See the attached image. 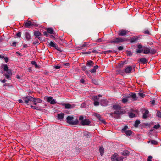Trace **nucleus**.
I'll list each match as a JSON object with an SVG mask.
<instances>
[{
	"label": "nucleus",
	"instance_id": "nucleus-49",
	"mask_svg": "<svg viewBox=\"0 0 161 161\" xmlns=\"http://www.w3.org/2000/svg\"><path fill=\"white\" fill-rule=\"evenodd\" d=\"M128 127L127 126H125L122 129V130L123 131H124V132L126 131V130L127 128H128Z\"/></svg>",
	"mask_w": 161,
	"mask_h": 161
},
{
	"label": "nucleus",
	"instance_id": "nucleus-56",
	"mask_svg": "<svg viewBox=\"0 0 161 161\" xmlns=\"http://www.w3.org/2000/svg\"><path fill=\"white\" fill-rule=\"evenodd\" d=\"M84 119V118L83 117V116H80L79 117V120L80 121H83V120H83Z\"/></svg>",
	"mask_w": 161,
	"mask_h": 161
},
{
	"label": "nucleus",
	"instance_id": "nucleus-52",
	"mask_svg": "<svg viewBox=\"0 0 161 161\" xmlns=\"http://www.w3.org/2000/svg\"><path fill=\"white\" fill-rule=\"evenodd\" d=\"M99 119L100 121H101L102 123H104L105 124V123H106V122L101 117H100V119Z\"/></svg>",
	"mask_w": 161,
	"mask_h": 161
},
{
	"label": "nucleus",
	"instance_id": "nucleus-37",
	"mask_svg": "<svg viewBox=\"0 0 161 161\" xmlns=\"http://www.w3.org/2000/svg\"><path fill=\"white\" fill-rule=\"evenodd\" d=\"M156 115L158 117L161 118V112L160 111H157Z\"/></svg>",
	"mask_w": 161,
	"mask_h": 161
},
{
	"label": "nucleus",
	"instance_id": "nucleus-43",
	"mask_svg": "<svg viewBox=\"0 0 161 161\" xmlns=\"http://www.w3.org/2000/svg\"><path fill=\"white\" fill-rule=\"evenodd\" d=\"M138 95L139 96L143 98L145 96V94L143 93L139 92L138 93Z\"/></svg>",
	"mask_w": 161,
	"mask_h": 161
},
{
	"label": "nucleus",
	"instance_id": "nucleus-54",
	"mask_svg": "<svg viewBox=\"0 0 161 161\" xmlns=\"http://www.w3.org/2000/svg\"><path fill=\"white\" fill-rule=\"evenodd\" d=\"M33 99H32V101L34 102V105H36L37 104V102L35 101L34 98L33 97Z\"/></svg>",
	"mask_w": 161,
	"mask_h": 161
},
{
	"label": "nucleus",
	"instance_id": "nucleus-35",
	"mask_svg": "<svg viewBox=\"0 0 161 161\" xmlns=\"http://www.w3.org/2000/svg\"><path fill=\"white\" fill-rule=\"evenodd\" d=\"M143 33L145 34H150V33L148 29H146L143 30Z\"/></svg>",
	"mask_w": 161,
	"mask_h": 161
},
{
	"label": "nucleus",
	"instance_id": "nucleus-58",
	"mask_svg": "<svg viewBox=\"0 0 161 161\" xmlns=\"http://www.w3.org/2000/svg\"><path fill=\"white\" fill-rule=\"evenodd\" d=\"M123 49V47L122 46H119L118 47V49L119 51L122 50Z\"/></svg>",
	"mask_w": 161,
	"mask_h": 161
},
{
	"label": "nucleus",
	"instance_id": "nucleus-61",
	"mask_svg": "<svg viewBox=\"0 0 161 161\" xmlns=\"http://www.w3.org/2000/svg\"><path fill=\"white\" fill-rule=\"evenodd\" d=\"M137 48L139 49H142V46L141 45L139 44L137 46Z\"/></svg>",
	"mask_w": 161,
	"mask_h": 161
},
{
	"label": "nucleus",
	"instance_id": "nucleus-46",
	"mask_svg": "<svg viewBox=\"0 0 161 161\" xmlns=\"http://www.w3.org/2000/svg\"><path fill=\"white\" fill-rule=\"evenodd\" d=\"M93 83L95 85H98V83L97 81L95 79H93L92 80Z\"/></svg>",
	"mask_w": 161,
	"mask_h": 161
},
{
	"label": "nucleus",
	"instance_id": "nucleus-39",
	"mask_svg": "<svg viewBox=\"0 0 161 161\" xmlns=\"http://www.w3.org/2000/svg\"><path fill=\"white\" fill-rule=\"evenodd\" d=\"M160 127V125L158 123L157 125H154L153 128L156 129H159Z\"/></svg>",
	"mask_w": 161,
	"mask_h": 161
},
{
	"label": "nucleus",
	"instance_id": "nucleus-31",
	"mask_svg": "<svg viewBox=\"0 0 161 161\" xmlns=\"http://www.w3.org/2000/svg\"><path fill=\"white\" fill-rule=\"evenodd\" d=\"M118 157V155L117 154H115L112 156L111 159L115 160V161H116Z\"/></svg>",
	"mask_w": 161,
	"mask_h": 161
},
{
	"label": "nucleus",
	"instance_id": "nucleus-42",
	"mask_svg": "<svg viewBox=\"0 0 161 161\" xmlns=\"http://www.w3.org/2000/svg\"><path fill=\"white\" fill-rule=\"evenodd\" d=\"M128 101V100L127 98H123L122 99V102L123 103H125L126 102H127Z\"/></svg>",
	"mask_w": 161,
	"mask_h": 161
},
{
	"label": "nucleus",
	"instance_id": "nucleus-38",
	"mask_svg": "<svg viewBox=\"0 0 161 161\" xmlns=\"http://www.w3.org/2000/svg\"><path fill=\"white\" fill-rule=\"evenodd\" d=\"M123 158H124L123 157L121 156L119 157H118L116 161H122L123 160Z\"/></svg>",
	"mask_w": 161,
	"mask_h": 161
},
{
	"label": "nucleus",
	"instance_id": "nucleus-4",
	"mask_svg": "<svg viewBox=\"0 0 161 161\" xmlns=\"http://www.w3.org/2000/svg\"><path fill=\"white\" fill-rule=\"evenodd\" d=\"M74 118L72 116H68L66 118V122L69 124L72 125H77L78 124L79 121L78 120L76 119L74 121H73Z\"/></svg>",
	"mask_w": 161,
	"mask_h": 161
},
{
	"label": "nucleus",
	"instance_id": "nucleus-10",
	"mask_svg": "<svg viewBox=\"0 0 161 161\" xmlns=\"http://www.w3.org/2000/svg\"><path fill=\"white\" fill-rule=\"evenodd\" d=\"M100 103L103 106H106L107 105L108 103V101L106 99H101L100 101Z\"/></svg>",
	"mask_w": 161,
	"mask_h": 161
},
{
	"label": "nucleus",
	"instance_id": "nucleus-24",
	"mask_svg": "<svg viewBox=\"0 0 161 161\" xmlns=\"http://www.w3.org/2000/svg\"><path fill=\"white\" fill-rule=\"evenodd\" d=\"M47 32L50 34H52L53 33L54 30L52 28H49L47 29Z\"/></svg>",
	"mask_w": 161,
	"mask_h": 161
},
{
	"label": "nucleus",
	"instance_id": "nucleus-48",
	"mask_svg": "<svg viewBox=\"0 0 161 161\" xmlns=\"http://www.w3.org/2000/svg\"><path fill=\"white\" fill-rule=\"evenodd\" d=\"M95 116L97 117L98 119H100V117H101V115L97 113L95 114Z\"/></svg>",
	"mask_w": 161,
	"mask_h": 161
},
{
	"label": "nucleus",
	"instance_id": "nucleus-15",
	"mask_svg": "<svg viewBox=\"0 0 161 161\" xmlns=\"http://www.w3.org/2000/svg\"><path fill=\"white\" fill-rule=\"evenodd\" d=\"M113 108L114 109L116 110H120L121 109V107L119 105L115 104L113 106Z\"/></svg>",
	"mask_w": 161,
	"mask_h": 161
},
{
	"label": "nucleus",
	"instance_id": "nucleus-2",
	"mask_svg": "<svg viewBox=\"0 0 161 161\" xmlns=\"http://www.w3.org/2000/svg\"><path fill=\"white\" fill-rule=\"evenodd\" d=\"M24 26L25 28H30L31 27H37L38 26V24L35 22L31 21H28L27 22L25 21L24 24Z\"/></svg>",
	"mask_w": 161,
	"mask_h": 161
},
{
	"label": "nucleus",
	"instance_id": "nucleus-57",
	"mask_svg": "<svg viewBox=\"0 0 161 161\" xmlns=\"http://www.w3.org/2000/svg\"><path fill=\"white\" fill-rule=\"evenodd\" d=\"M127 55L128 56H131L132 55V53L131 51H128L127 52Z\"/></svg>",
	"mask_w": 161,
	"mask_h": 161
},
{
	"label": "nucleus",
	"instance_id": "nucleus-3",
	"mask_svg": "<svg viewBox=\"0 0 161 161\" xmlns=\"http://www.w3.org/2000/svg\"><path fill=\"white\" fill-rule=\"evenodd\" d=\"M3 70L7 72V73L4 74L6 78L8 79H10L11 78L10 76L12 75V72L10 69H8V66L6 64L3 65Z\"/></svg>",
	"mask_w": 161,
	"mask_h": 161
},
{
	"label": "nucleus",
	"instance_id": "nucleus-50",
	"mask_svg": "<svg viewBox=\"0 0 161 161\" xmlns=\"http://www.w3.org/2000/svg\"><path fill=\"white\" fill-rule=\"evenodd\" d=\"M94 104L95 106H98L99 105V103L97 101H95Z\"/></svg>",
	"mask_w": 161,
	"mask_h": 161
},
{
	"label": "nucleus",
	"instance_id": "nucleus-19",
	"mask_svg": "<svg viewBox=\"0 0 161 161\" xmlns=\"http://www.w3.org/2000/svg\"><path fill=\"white\" fill-rule=\"evenodd\" d=\"M62 105L63 106H64L65 108L66 109L70 108L71 107V105L69 103H62Z\"/></svg>",
	"mask_w": 161,
	"mask_h": 161
},
{
	"label": "nucleus",
	"instance_id": "nucleus-9",
	"mask_svg": "<svg viewBox=\"0 0 161 161\" xmlns=\"http://www.w3.org/2000/svg\"><path fill=\"white\" fill-rule=\"evenodd\" d=\"M141 36H137L135 37H131L130 39V42L131 43H133V42H136L137 41L140 39Z\"/></svg>",
	"mask_w": 161,
	"mask_h": 161
},
{
	"label": "nucleus",
	"instance_id": "nucleus-17",
	"mask_svg": "<svg viewBox=\"0 0 161 161\" xmlns=\"http://www.w3.org/2000/svg\"><path fill=\"white\" fill-rule=\"evenodd\" d=\"M25 36L26 39L29 41L31 39V36L28 32H26L25 33Z\"/></svg>",
	"mask_w": 161,
	"mask_h": 161
},
{
	"label": "nucleus",
	"instance_id": "nucleus-60",
	"mask_svg": "<svg viewBox=\"0 0 161 161\" xmlns=\"http://www.w3.org/2000/svg\"><path fill=\"white\" fill-rule=\"evenodd\" d=\"M152 158V157L151 156H149L148 157V158L147 159V161H152L151 159Z\"/></svg>",
	"mask_w": 161,
	"mask_h": 161
},
{
	"label": "nucleus",
	"instance_id": "nucleus-11",
	"mask_svg": "<svg viewBox=\"0 0 161 161\" xmlns=\"http://www.w3.org/2000/svg\"><path fill=\"white\" fill-rule=\"evenodd\" d=\"M47 102H50L51 104H53L56 103V102L54 99H53L51 97H49L47 98Z\"/></svg>",
	"mask_w": 161,
	"mask_h": 161
},
{
	"label": "nucleus",
	"instance_id": "nucleus-23",
	"mask_svg": "<svg viewBox=\"0 0 161 161\" xmlns=\"http://www.w3.org/2000/svg\"><path fill=\"white\" fill-rule=\"evenodd\" d=\"M130 97H131L133 100H136L137 99L136 95L135 94H132L131 95H130V96H128L126 97L129 98Z\"/></svg>",
	"mask_w": 161,
	"mask_h": 161
},
{
	"label": "nucleus",
	"instance_id": "nucleus-36",
	"mask_svg": "<svg viewBox=\"0 0 161 161\" xmlns=\"http://www.w3.org/2000/svg\"><path fill=\"white\" fill-rule=\"evenodd\" d=\"M92 100L95 101H98L99 100V97L97 96H94L92 98Z\"/></svg>",
	"mask_w": 161,
	"mask_h": 161
},
{
	"label": "nucleus",
	"instance_id": "nucleus-8",
	"mask_svg": "<svg viewBox=\"0 0 161 161\" xmlns=\"http://www.w3.org/2000/svg\"><path fill=\"white\" fill-rule=\"evenodd\" d=\"M34 35L35 38H38L40 41L41 40L42 38L40 36H41L42 34L39 31H35L34 33Z\"/></svg>",
	"mask_w": 161,
	"mask_h": 161
},
{
	"label": "nucleus",
	"instance_id": "nucleus-20",
	"mask_svg": "<svg viewBox=\"0 0 161 161\" xmlns=\"http://www.w3.org/2000/svg\"><path fill=\"white\" fill-rule=\"evenodd\" d=\"M83 135L87 138H89L90 136L91 135V134L90 133L86 131H85L83 132Z\"/></svg>",
	"mask_w": 161,
	"mask_h": 161
},
{
	"label": "nucleus",
	"instance_id": "nucleus-34",
	"mask_svg": "<svg viewBox=\"0 0 161 161\" xmlns=\"http://www.w3.org/2000/svg\"><path fill=\"white\" fill-rule=\"evenodd\" d=\"M129 116L130 118H133L135 117V114L132 112H130L129 113Z\"/></svg>",
	"mask_w": 161,
	"mask_h": 161
},
{
	"label": "nucleus",
	"instance_id": "nucleus-59",
	"mask_svg": "<svg viewBox=\"0 0 161 161\" xmlns=\"http://www.w3.org/2000/svg\"><path fill=\"white\" fill-rule=\"evenodd\" d=\"M81 69L83 71H85L86 69V66H83L81 68Z\"/></svg>",
	"mask_w": 161,
	"mask_h": 161
},
{
	"label": "nucleus",
	"instance_id": "nucleus-29",
	"mask_svg": "<svg viewBox=\"0 0 161 161\" xmlns=\"http://www.w3.org/2000/svg\"><path fill=\"white\" fill-rule=\"evenodd\" d=\"M129 153V152L128 150H125L123 152L122 154L124 156H128Z\"/></svg>",
	"mask_w": 161,
	"mask_h": 161
},
{
	"label": "nucleus",
	"instance_id": "nucleus-55",
	"mask_svg": "<svg viewBox=\"0 0 161 161\" xmlns=\"http://www.w3.org/2000/svg\"><path fill=\"white\" fill-rule=\"evenodd\" d=\"M48 32L46 31H45L43 32V34L44 36H46V37L48 36L49 35L48 34Z\"/></svg>",
	"mask_w": 161,
	"mask_h": 161
},
{
	"label": "nucleus",
	"instance_id": "nucleus-28",
	"mask_svg": "<svg viewBox=\"0 0 161 161\" xmlns=\"http://www.w3.org/2000/svg\"><path fill=\"white\" fill-rule=\"evenodd\" d=\"M104 148L103 147H100L99 148V151L100 153V155L101 156H102L104 153Z\"/></svg>",
	"mask_w": 161,
	"mask_h": 161
},
{
	"label": "nucleus",
	"instance_id": "nucleus-44",
	"mask_svg": "<svg viewBox=\"0 0 161 161\" xmlns=\"http://www.w3.org/2000/svg\"><path fill=\"white\" fill-rule=\"evenodd\" d=\"M35 101L37 102V103H42V100H41L40 98H35Z\"/></svg>",
	"mask_w": 161,
	"mask_h": 161
},
{
	"label": "nucleus",
	"instance_id": "nucleus-6",
	"mask_svg": "<svg viewBox=\"0 0 161 161\" xmlns=\"http://www.w3.org/2000/svg\"><path fill=\"white\" fill-rule=\"evenodd\" d=\"M33 97L30 96H26L22 98V99L24 101V103L29 105L30 102L32 101Z\"/></svg>",
	"mask_w": 161,
	"mask_h": 161
},
{
	"label": "nucleus",
	"instance_id": "nucleus-64",
	"mask_svg": "<svg viewBox=\"0 0 161 161\" xmlns=\"http://www.w3.org/2000/svg\"><path fill=\"white\" fill-rule=\"evenodd\" d=\"M151 104L152 105H154L155 103V101L154 100H153L150 102Z\"/></svg>",
	"mask_w": 161,
	"mask_h": 161
},
{
	"label": "nucleus",
	"instance_id": "nucleus-25",
	"mask_svg": "<svg viewBox=\"0 0 161 161\" xmlns=\"http://www.w3.org/2000/svg\"><path fill=\"white\" fill-rule=\"evenodd\" d=\"M139 61L140 62L144 64L146 63L147 60L145 58H141L139 59Z\"/></svg>",
	"mask_w": 161,
	"mask_h": 161
},
{
	"label": "nucleus",
	"instance_id": "nucleus-47",
	"mask_svg": "<svg viewBox=\"0 0 161 161\" xmlns=\"http://www.w3.org/2000/svg\"><path fill=\"white\" fill-rule=\"evenodd\" d=\"M143 51V49H137L136 50V52L137 53H142V52Z\"/></svg>",
	"mask_w": 161,
	"mask_h": 161
},
{
	"label": "nucleus",
	"instance_id": "nucleus-30",
	"mask_svg": "<svg viewBox=\"0 0 161 161\" xmlns=\"http://www.w3.org/2000/svg\"><path fill=\"white\" fill-rule=\"evenodd\" d=\"M125 133L127 136H130L132 134V132L130 130L125 131Z\"/></svg>",
	"mask_w": 161,
	"mask_h": 161
},
{
	"label": "nucleus",
	"instance_id": "nucleus-7",
	"mask_svg": "<svg viewBox=\"0 0 161 161\" xmlns=\"http://www.w3.org/2000/svg\"><path fill=\"white\" fill-rule=\"evenodd\" d=\"M128 32L127 30L121 29L118 32L117 34L119 36H124L126 35Z\"/></svg>",
	"mask_w": 161,
	"mask_h": 161
},
{
	"label": "nucleus",
	"instance_id": "nucleus-33",
	"mask_svg": "<svg viewBox=\"0 0 161 161\" xmlns=\"http://www.w3.org/2000/svg\"><path fill=\"white\" fill-rule=\"evenodd\" d=\"M56 44L54 43L53 42L51 41L49 43V45L52 47H55V45Z\"/></svg>",
	"mask_w": 161,
	"mask_h": 161
},
{
	"label": "nucleus",
	"instance_id": "nucleus-40",
	"mask_svg": "<svg viewBox=\"0 0 161 161\" xmlns=\"http://www.w3.org/2000/svg\"><path fill=\"white\" fill-rule=\"evenodd\" d=\"M54 47L57 50L60 52H62L61 49L58 47V46L56 44L55 45V47Z\"/></svg>",
	"mask_w": 161,
	"mask_h": 161
},
{
	"label": "nucleus",
	"instance_id": "nucleus-16",
	"mask_svg": "<svg viewBox=\"0 0 161 161\" xmlns=\"http://www.w3.org/2000/svg\"><path fill=\"white\" fill-rule=\"evenodd\" d=\"M64 114L63 113L58 114L57 117L59 120H63L64 118Z\"/></svg>",
	"mask_w": 161,
	"mask_h": 161
},
{
	"label": "nucleus",
	"instance_id": "nucleus-18",
	"mask_svg": "<svg viewBox=\"0 0 161 161\" xmlns=\"http://www.w3.org/2000/svg\"><path fill=\"white\" fill-rule=\"evenodd\" d=\"M149 112L148 110H147L145 111L144 113H143V119H146L148 116V115L149 114Z\"/></svg>",
	"mask_w": 161,
	"mask_h": 161
},
{
	"label": "nucleus",
	"instance_id": "nucleus-5",
	"mask_svg": "<svg viewBox=\"0 0 161 161\" xmlns=\"http://www.w3.org/2000/svg\"><path fill=\"white\" fill-rule=\"evenodd\" d=\"M143 53L145 54H147L149 53L151 54H154L156 53L155 49L153 48L151 49L147 47H143Z\"/></svg>",
	"mask_w": 161,
	"mask_h": 161
},
{
	"label": "nucleus",
	"instance_id": "nucleus-14",
	"mask_svg": "<svg viewBox=\"0 0 161 161\" xmlns=\"http://www.w3.org/2000/svg\"><path fill=\"white\" fill-rule=\"evenodd\" d=\"M125 112V111L121 109L120 110H116L114 112V113L116 114L120 115L124 114Z\"/></svg>",
	"mask_w": 161,
	"mask_h": 161
},
{
	"label": "nucleus",
	"instance_id": "nucleus-53",
	"mask_svg": "<svg viewBox=\"0 0 161 161\" xmlns=\"http://www.w3.org/2000/svg\"><path fill=\"white\" fill-rule=\"evenodd\" d=\"M39 43V42L38 40L35 41L33 42V44L34 45H36V44H38Z\"/></svg>",
	"mask_w": 161,
	"mask_h": 161
},
{
	"label": "nucleus",
	"instance_id": "nucleus-27",
	"mask_svg": "<svg viewBox=\"0 0 161 161\" xmlns=\"http://www.w3.org/2000/svg\"><path fill=\"white\" fill-rule=\"evenodd\" d=\"M116 52V51L115 50H108L107 51H104V54H106L107 53H115Z\"/></svg>",
	"mask_w": 161,
	"mask_h": 161
},
{
	"label": "nucleus",
	"instance_id": "nucleus-13",
	"mask_svg": "<svg viewBox=\"0 0 161 161\" xmlns=\"http://www.w3.org/2000/svg\"><path fill=\"white\" fill-rule=\"evenodd\" d=\"M132 71V67L131 66H128L125 69V72L126 73H130Z\"/></svg>",
	"mask_w": 161,
	"mask_h": 161
},
{
	"label": "nucleus",
	"instance_id": "nucleus-32",
	"mask_svg": "<svg viewBox=\"0 0 161 161\" xmlns=\"http://www.w3.org/2000/svg\"><path fill=\"white\" fill-rule=\"evenodd\" d=\"M140 122L139 120H137L135 121L134 124V127L135 128H137L138 127V125L140 124Z\"/></svg>",
	"mask_w": 161,
	"mask_h": 161
},
{
	"label": "nucleus",
	"instance_id": "nucleus-62",
	"mask_svg": "<svg viewBox=\"0 0 161 161\" xmlns=\"http://www.w3.org/2000/svg\"><path fill=\"white\" fill-rule=\"evenodd\" d=\"M54 67L56 69H59L60 68V66L59 65H55L54 66Z\"/></svg>",
	"mask_w": 161,
	"mask_h": 161
},
{
	"label": "nucleus",
	"instance_id": "nucleus-12",
	"mask_svg": "<svg viewBox=\"0 0 161 161\" xmlns=\"http://www.w3.org/2000/svg\"><path fill=\"white\" fill-rule=\"evenodd\" d=\"M90 122V121L89 119H85L83 121H81L80 123L82 125L84 126L89 125Z\"/></svg>",
	"mask_w": 161,
	"mask_h": 161
},
{
	"label": "nucleus",
	"instance_id": "nucleus-21",
	"mask_svg": "<svg viewBox=\"0 0 161 161\" xmlns=\"http://www.w3.org/2000/svg\"><path fill=\"white\" fill-rule=\"evenodd\" d=\"M86 65L87 66H92L94 65V63L92 60H89L87 61Z\"/></svg>",
	"mask_w": 161,
	"mask_h": 161
},
{
	"label": "nucleus",
	"instance_id": "nucleus-63",
	"mask_svg": "<svg viewBox=\"0 0 161 161\" xmlns=\"http://www.w3.org/2000/svg\"><path fill=\"white\" fill-rule=\"evenodd\" d=\"M80 81L81 83H84L85 82V80L83 79H81L80 80Z\"/></svg>",
	"mask_w": 161,
	"mask_h": 161
},
{
	"label": "nucleus",
	"instance_id": "nucleus-51",
	"mask_svg": "<svg viewBox=\"0 0 161 161\" xmlns=\"http://www.w3.org/2000/svg\"><path fill=\"white\" fill-rule=\"evenodd\" d=\"M21 33L20 32H18L16 34V36L17 37H21Z\"/></svg>",
	"mask_w": 161,
	"mask_h": 161
},
{
	"label": "nucleus",
	"instance_id": "nucleus-41",
	"mask_svg": "<svg viewBox=\"0 0 161 161\" xmlns=\"http://www.w3.org/2000/svg\"><path fill=\"white\" fill-rule=\"evenodd\" d=\"M151 142L153 145H157L158 144V142L155 140H151Z\"/></svg>",
	"mask_w": 161,
	"mask_h": 161
},
{
	"label": "nucleus",
	"instance_id": "nucleus-26",
	"mask_svg": "<svg viewBox=\"0 0 161 161\" xmlns=\"http://www.w3.org/2000/svg\"><path fill=\"white\" fill-rule=\"evenodd\" d=\"M31 64L33 65H34L36 68H39L40 66L37 64L36 62L35 61H32L31 62Z\"/></svg>",
	"mask_w": 161,
	"mask_h": 161
},
{
	"label": "nucleus",
	"instance_id": "nucleus-22",
	"mask_svg": "<svg viewBox=\"0 0 161 161\" xmlns=\"http://www.w3.org/2000/svg\"><path fill=\"white\" fill-rule=\"evenodd\" d=\"M98 68V65L95 66L92 69H91L90 71L92 73H95L96 72V70Z\"/></svg>",
	"mask_w": 161,
	"mask_h": 161
},
{
	"label": "nucleus",
	"instance_id": "nucleus-1",
	"mask_svg": "<svg viewBox=\"0 0 161 161\" xmlns=\"http://www.w3.org/2000/svg\"><path fill=\"white\" fill-rule=\"evenodd\" d=\"M128 39L126 38L118 37L114 38L110 41L109 42L113 44H119L124 42L127 41Z\"/></svg>",
	"mask_w": 161,
	"mask_h": 161
},
{
	"label": "nucleus",
	"instance_id": "nucleus-45",
	"mask_svg": "<svg viewBox=\"0 0 161 161\" xmlns=\"http://www.w3.org/2000/svg\"><path fill=\"white\" fill-rule=\"evenodd\" d=\"M89 43L88 42H85L82 46L81 47L88 46Z\"/></svg>",
	"mask_w": 161,
	"mask_h": 161
}]
</instances>
